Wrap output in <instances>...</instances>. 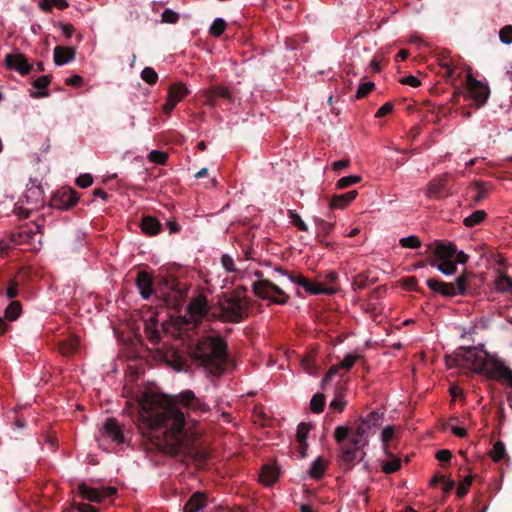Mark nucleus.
Returning a JSON list of instances; mask_svg holds the SVG:
<instances>
[{
	"instance_id": "obj_1",
	"label": "nucleus",
	"mask_w": 512,
	"mask_h": 512,
	"mask_svg": "<svg viewBox=\"0 0 512 512\" xmlns=\"http://www.w3.org/2000/svg\"><path fill=\"white\" fill-rule=\"evenodd\" d=\"M137 404L138 430L156 449L171 452L182 448L185 436V416L177 405L198 413L210 411L209 405L192 390L172 396L167 403L162 402L158 395L144 391Z\"/></svg>"
},
{
	"instance_id": "obj_2",
	"label": "nucleus",
	"mask_w": 512,
	"mask_h": 512,
	"mask_svg": "<svg viewBox=\"0 0 512 512\" xmlns=\"http://www.w3.org/2000/svg\"><path fill=\"white\" fill-rule=\"evenodd\" d=\"M195 362L212 374H221L228 359L227 344L220 336L199 339L192 350Z\"/></svg>"
},
{
	"instance_id": "obj_3",
	"label": "nucleus",
	"mask_w": 512,
	"mask_h": 512,
	"mask_svg": "<svg viewBox=\"0 0 512 512\" xmlns=\"http://www.w3.org/2000/svg\"><path fill=\"white\" fill-rule=\"evenodd\" d=\"M155 297L166 307L177 309L183 301L184 292L175 277L164 276L157 282Z\"/></svg>"
},
{
	"instance_id": "obj_4",
	"label": "nucleus",
	"mask_w": 512,
	"mask_h": 512,
	"mask_svg": "<svg viewBox=\"0 0 512 512\" xmlns=\"http://www.w3.org/2000/svg\"><path fill=\"white\" fill-rule=\"evenodd\" d=\"M255 276L259 279L253 283L252 287L253 292L257 297L269 300L278 305H285L288 303L290 297L283 289L271 280L263 279V273L261 271H256Z\"/></svg>"
},
{
	"instance_id": "obj_5",
	"label": "nucleus",
	"mask_w": 512,
	"mask_h": 512,
	"mask_svg": "<svg viewBox=\"0 0 512 512\" xmlns=\"http://www.w3.org/2000/svg\"><path fill=\"white\" fill-rule=\"evenodd\" d=\"M248 309V300L238 294H233L221 304L220 313L225 322L239 323L248 316Z\"/></svg>"
},
{
	"instance_id": "obj_6",
	"label": "nucleus",
	"mask_w": 512,
	"mask_h": 512,
	"mask_svg": "<svg viewBox=\"0 0 512 512\" xmlns=\"http://www.w3.org/2000/svg\"><path fill=\"white\" fill-rule=\"evenodd\" d=\"M350 433L351 428L348 426H338L334 431V438L340 445L338 463L346 471L354 467L359 452L355 447L344 443Z\"/></svg>"
},
{
	"instance_id": "obj_7",
	"label": "nucleus",
	"mask_w": 512,
	"mask_h": 512,
	"mask_svg": "<svg viewBox=\"0 0 512 512\" xmlns=\"http://www.w3.org/2000/svg\"><path fill=\"white\" fill-rule=\"evenodd\" d=\"M276 273H279L283 276H286L292 283L297 284L298 286L302 287L305 292H307L310 295H334L337 292V289L334 287H326L320 282L312 281L308 278H306L301 273L296 272H289L287 270H284L281 267H276L274 269Z\"/></svg>"
},
{
	"instance_id": "obj_8",
	"label": "nucleus",
	"mask_w": 512,
	"mask_h": 512,
	"mask_svg": "<svg viewBox=\"0 0 512 512\" xmlns=\"http://www.w3.org/2000/svg\"><path fill=\"white\" fill-rule=\"evenodd\" d=\"M77 492L83 499L87 501L101 503L106 499L116 495L117 489L111 486L92 488L85 483H80L77 486Z\"/></svg>"
},
{
	"instance_id": "obj_9",
	"label": "nucleus",
	"mask_w": 512,
	"mask_h": 512,
	"mask_svg": "<svg viewBox=\"0 0 512 512\" xmlns=\"http://www.w3.org/2000/svg\"><path fill=\"white\" fill-rule=\"evenodd\" d=\"M79 200L77 192L72 188H61L51 198V207L58 210H68Z\"/></svg>"
},
{
	"instance_id": "obj_10",
	"label": "nucleus",
	"mask_w": 512,
	"mask_h": 512,
	"mask_svg": "<svg viewBox=\"0 0 512 512\" xmlns=\"http://www.w3.org/2000/svg\"><path fill=\"white\" fill-rule=\"evenodd\" d=\"M466 88L477 107H481L487 102L490 94L488 86L474 78L471 74L467 76Z\"/></svg>"
},
{
	"instance_id": "obj_11",
	"label": "nucleus",
	"mask_w": 512,
	"mask_h": 512,
	"mask_svg": "<svg viewBox=\"0 0 512 512\" xmlns=\"http://www.w3.org/2000/svg\"><path fill=\"white\" fill-rule=\"evenodd\" d=\"M209 309L208 301L202 295L193 298L187 307L188 315L194 323H198L203 318L208 317Z\"/></svg>"
},
{
	"instance_id": "obj_12",
	"label": "nucleus",
	"mask_w": 512,
	"mask_h": 512,
	"mask_svg": "<svg viewBox=\"0 0 512 512\" xmlns=\"http://www.w3.org/2000/svg\"><path fill=\"white\" fill-rule=\"evenodd\" d=\"M383 413L379 412L378 410H374L365 418L361 417L356 422V433L359 436H368L369 431L373 427H377L380 425L381 420L383 418Z\"/></svg>"
},
{
	"instance_id": "obj_13",
	"label": "nucleus",
	"mask_w": 512,
	"mask_h": 512,
	"mask_svg": "<svg viewBox=\"0 0 512 512\" xmlns=\"http://www.w3.org/2000/svg\"><path fill=\"white\" fill-rule=\"evenodd\" d=\"M135 283L143 299L148 300L152 295H155L153 278L148 272L144 270L139 271Z\"/></svg>"
},
{
	"instance_id": "obj_14",
	"label": "nucleus",
	"mask_w": 512,
	"mask_h": 512,
	"mask_svg": "<svg viewBox=\"0 0 512 512\" xmlns=\"http://www.w3.org/2000/svg\"><path fill=\"white\" fill-rule=\"evenodd\" d=\"M5 63L9 69L15 70L21 75H27L32 70V65L23 54H7Z\"/></svg>"
},
{
	"instance_id": "obj_15",
	"label": "nucleus",
	"mask_w": 512,
	"mask_h": 512,
	"mask_svg": "<svg viewBox=\"0 0 512 512\" xmlns=\"http://www.w3.org/2000/svg\"><path fill=\"white\" fill-rule=\"evenodd\" d=\"M448 174H443L432 179L426 190V196L433 199H440L447 189Z\"/></svg>"
},
{
	"instance_id": "obj_16",
	"label": "nucleus",
	"mask_w": 512,
	"mask_h": 512,
	"mask_svg": "<svg viewBox=\"0 0 512 512\" xmlns=\"http://www.w3.org/2000/svg\"><path fill=\"white\" fill-rule=\"evenodd\" d=\"M426 284L432 291L444 297L456 296V288L453 283H447L439 279L431 278L427 280Z\"/></svg>"
},
{
	"instance_id": "obj_17",
	"label": "nucleus",
	"mask_w": 512,
	"mask_h": 512,
	"mask_svg": "<svg viewBox=\"0 0 512 512\" xmlns=\"http://www.w3.org/2000/svg\"><path fill=\"white\" fill-rule=\"evenodd\" d=\"M207 506V494L197 491L193 493L183 507V512H199Z\"/></svg>"
},
{
	"instance_id": "obj_18",
	"label": "nucleus",
	"mask_w": 512,
	"mask_h": 512,
	"mask_svg": "<svg viewBox=\"0 0 512 512\" xmlns=\"http://www.w3.org/2000/svg\"><path fill=\"white\" fill-rule=\"evenodd\" d=\"M105 434L116 443H123L125 440L123 431L115 418H108L104 423Z\"/></svg>"
},
{
	"instance_id": "obj_19",
	"label": "nucleus",
	"mask_w": 512,
	"mask_h": 512,
	"mask_svg": "<svg viewBox=\"0 0 512 512\" xmlns=\"http://www.w3.org/2000/svg\"><path fill=\"white\" fill-rule=\"evenodd\" d=\"M436 247L433 254L437 260H450L457 253V247L454 243H445L443 241H436Z\"/></svg>"
},
{
	"instance_id": "obj_20",
	"label": "nucleus",
	"mask_w": 512,
	"mask_h": 512,
	"mask_svg": "<svg viewBox=\"0 0 512 512\" xmlns=\"http://www.w3.org/2000/svg\"><path fill=\"white\" fill-rule=\"evenodd\" d=\"M76 50L73 47L56 46L54 48V62L58 66L67 64L74 60Z\"/></svg>"
},
{
	"instance_id": "obj_21",
	"label": "nucleus",
	"mask_w": 512,
	"mask_h": 512,
	"mask_svg": "<svg viewBox=\"0 0 512 512\" xmlns=\"http://www.w3.org/2000/svg\"><path fill=\"white\" fill-rule=\"evenodd\" d=\"M357 195V190H351L344 194L334 195L330 201V208L344 209L357 197Z\"/></svg>"
},
{
	"instance_id": "obj_22",
	"label": "nucleus",
	"mask_w": 512,
	"mask_h": 512,
	"mask_svg": "<svg viewBox=\"0 0 512 512\" xmlns=\"http://www.w3.org/2000/svg\"><path fill=\"white\" fill-rule=\"evenodd\" d=\"M311 425L305 422H301L297 427L296 440L299 444L300 456L306 457V450L308 447L307 437L310 431Z\"/></svg>"
},
{
	"instance_id": "obj_23",
	"label": "nucleus",
	"mask_w": 512,
	"mask_h": 512,
	"mask_svg": "<svg viewBox=\"0 0 512 512\" xmlns=\"http://www.w3.org/2000/svg\"><path fill=\"white\" fill-rule=\"evenodd\" d=\"M141 230L148 236H154L161 231V223L153 216H143L140 224Z\"/></svg>"
},
{
	"instance_id": "obj_24",
	"label": "nucleus",
	"mask_w": 512,
	"mask_h": 512,
	"mask_svg": "<svg viewBox=\"0 0 512 512\" xmlns=\"http://www.w3.org/2000/svg\"><path fill=\"white\" fill-rule=\"evenodd\" d=\"M278 478L279 470L277 467L270 464H266L262 467L261 472L259 474V479L263 484L270 486L274 484L278 480Z\"/></svg>"
},
{
	"instance_id": "obj_25",
	"label": "nucleus",
	"mask_w": 512,
	"mask_h": 512,
	"mask_svg": "<svg viewBox=\"0 0 512 512\" xmlns=\"http://www.w3.org/2000/svg\"><path fill=\"white\" fill-rule=\"evenodd\" d=\"M494 288L498 293H512V278L503 272H499L494 280Z\"/></svg>"
},
{
	"instance_id": "obj_26",
	"label": "nucleus",
	"mask_w": 512,
	"mask_h": 512,
	"mask_svg": "<svg viewBox=\"0 0 512 512\" xmlns=\"http://www.w3.org/2000/svg\"><path fill=\"white\" fill-rule=\"evenodd\" d=\"M190 93L189 89L182 82L174 83L169 86L168 97L179 103Z\"/></svg>"
},
{
	"instance_id": "obj_27",
	"label": "nucleus",
	"mask_w": 512,
	"mask_h": 512,
	"mask_svg": "<svg viewBox=\"0 0 512 512\" xmlns=\"http://www.w3.org/2000/svg\"><path fill=\"white\" fill-rule=\"evenodd\" d=\"M326 470V464L321 457L316 458L310 467L309 475L315 479L319 480L323 477Z\"/></svg>"
},
{
	"instance_id": "obj_28",
	"label": "nucleus",
	"mask_w": 512,
	"mask_h": 512,
	"mask_svg": "<svg viewBox=\"0 0 512 512\" xmlns=\"http://www.w3.org/2000/svg\"><path fill=\"white\" fill-rule=\"evenodd\" d=\"M69 6L67 0H40L39 8L44 12H51L53 7L64 10Z\"/></svg>"
},
{
	"instance_id": "obj_29",
	"label": "nucleus",
	"mask_w": 512,
	"mask_h": 512,
	"mask_svg": "<svg viewBox=\"0 0 512 512\" xmlns=\"http://www.w3.org/2000/svg\"><path fill=\"white\" fill-rule=\"evenodd\" d=\"M429 264L432 267H436L440 272H442L445 275H452L457 270L456 263L451 260H444L441 263H437L436 260H431L429 261Z\"/></svg>"
},
{
	"instance_id": "obj_30",
	"label": "nucleus",
	"mask_w": 512,
	"mask_h": 512,
	"mask_svg": "<svg viewBox=\"0 0 512 512\" xmlns=\"http://www.w3.org/2000/svg\"><path fill=\"white\" fill-rule=\"evenodd\" d=\"M486 217L487 213L484 210H476L471 215L464 218L463 224L468 228H472L483 222Z\"/></svg>"
},
{
	"instance_id": "obj_31",
	"label": "nucleus",
	"mask_w": 512,
	"mask_h": 512,
	"mask_svg": "<svg viewBox=\"0 0 512 512\" xmlns=\"http://www.w3.org/2000/svg\"><path fill=\"white\" fill-rule=\"evenodd\" d=\"M22 305L19 301H12L6 307L4 315L5 319L8 321H15L21 315Z\"/></svg>"
},
{
	"instance_id": "obj_32",
	"label": "nucleus",
	"mask_w": 512,
	"mask_h": 512,
	"mask_svg": "<svg viewBox=\"0 0 512 512\" xmlns=\"http://www.w3.org/2000/svg\"><path fill=\"white\" fill-rule=\"evenodd\" d=\"M78 348V341L76 339H66L59 343V351L64 356L73 355Z\"/></svg>"
},
{
	"instance_id": "obj_33",
	"label": "nucleus",
	"mask_w": 512,
	"mask_h": 512,
	"mask_svg": "<svg viewBox=\"0 0 512 512\" xmlns=\"http://www.w3.org/2000/svg\"><path fill=\"white\" fill-rule=\"evenodd\" d=\"M470 278V274L464 271L456 278L455 288L456 295H465L467 292V283Z\"/></svg>"
},
{
	"instance_id": "obj_34",
	"label": "nucleus",
	"mask_w": 512,
	"mask_h": 512,
	"mask_svg": "<svg viewBox=\"0 0 512 512\" xmlns=\"http://www.w3.org/2000/svg\"><path fill=\"white\" fill-rule=\"evenodd\" d=\"M490 456L495 462H499L507 456L506 454V448L502 441H497L494 445L492 450L490 451Z\"/></svg>"
},
{
	"instance_id": "obj_35",
	"label": "nucleus",
	"mask_w": 512,
	"mask_h": 512,
	"mask_svg": "<svg viewBox=\"0 0 512 512\" xmlns=\"http://www.w3.org/2000/svg\"><path fill=\"white\" fill-rule=\"evenodd\" d=\"M325 399L326 398L324 394L316 393L310 401V408L312 412L317 414L323 412L325 407Z\"/></svg>"
},
{
	"instance_id": "obj_36",
	"label": "nucleus",
	"mask_w": 512,
	"mask_h": 512,
	"mask_svg": "<svg viewBox=\"0 0 512 512\" xmlns=\"http://www.w3.org/2000/svg\"><path fill=\"white\" fill-rule=\"evenodd\" d=\"M227 27L226 21L222 18H216L210 26L209 32L215 37H220Z\"/></svg>"
},
{
	"instance_id": "obj_37",
	"label": "nucleus",
	"mask_w": 512,
	"mask_h": 512,
	"mask_svg": "<svg viewBox=\"0 0 512 512\" xmlns=\"http://www.w3.org/2000/svg\"><path fill=\"white\" fill-rule=\"evenodd\" d=\"M370 285L369 277L366 273H359L353 278L352 287L354 290H363Z\"/></svg>"
},
{
	"instance_id": "obj_38",
	"label": "nucleus",
	"mask_w": 512,
	"mask_h": 512,
	"mask_svg": "<svg viewBox=\"0 0 512 512\" xmlns=\"http://www.w3.org/2000/svg\"><path fill=\"white\" fill-rule=\"evenodd\" d=\"M394 434H395L394 426H387V427H385L382 430V433H381V440L383 442L384 452H385V454H387L389 456L391 454L389 452L388 442L390 440H392V438L394 437Z\"/></svg>"
},
{
	"instance_id": "obj_39",
	"label": "nucleus",
	"mask_w": 512,
	"mask_h": 512,
	"mask_svg": "<svg viewBox=\"0 0 512 512\" xmlns=\"http://www.w3.org/2000/svg\"><path fill=\"white\" fill-rule=\"evenodd\" d=\"M399 243L403 248H410V249H417V248H420L422 245L420 238L416 235H411L408 237L401 238Z\"/></svg>"
},
{
	"instance_id": "obj_40",
	"label": "nucleus",
	"mask_w": 512,
	"mask_h": 512,
	"mask_svg": "<svg viewBox=\"0 0 512 512\" xmlns=\"http://www.w3.org/2000/svg\"><path fill=\"white\" fill-rule=\"evenodd\" d=\"M288 216L291 223L300 231L306 232L308 231L307 224L302 220L300 215L295 210H289Z\"/></svg>"
},
{
	"instance_id": "obj_41",
	"label": "nucleus",
	"mask_w": 512,
	"mask_h": 512,
	"mask_svg": "<svg viewBox=\"0 0 512 512\" xmlns=\"http://www.w3.org/2000/svg\"><path fill=\"white\" fill-rule=\"evenodd\" d=\"M148 159L152 163L165 165L168 160V154L160 150H153L149 153Z\"/></svg>"
},
{
	"instance_id": "obj_42",
	"label": "nucleus",
	"mask_w": 512,
	"mask_h": 512,
	"mask_svg": "<svg viewBox=\"0 0 512 512\" xmlns=\"http://www.w3.org/2000/svg\"><path fill=\"white\" fill-rule=\"evenodd\" d=\"M361 181V177L358 176V175H349V176H345V177H342L340 178L338 181H337V188L338 189H345L349 186H352L356 183H359Z\"/></svg>"
},
{
	"instance_id": "obj_43",
	"label": "nucleus",
	"mask_w": 512,
	"mask_h": 512,
	"mask_svg": "<svg viewBox=\"0 0 512 512\" xmlns=\"http://www.w3.org/2000/svg\"><path fill=\"white\" fill-rule=\"evenodd\" d=\"M141 78L149 85H153L158 80V74L152 67H145L141 72Z\"/></svg>"
},
{
	"instance_id": "obj_44",
	"label": "nucleus",
	"mask_w": 512,
	"mask_h": 512,
	"mask_svg": "<svg viewBox=\"0 0 512 512\" xmlns=\"http://www.w3.org/2000/svg\"><path fill=\"white\" fill-rule=\"evenodd\" d=\"M401 468V460L398 458H393L390 461H386L382 465V471L385 474H392L398 471Z\"/></svg>"
},
{
	"instance_id": "obj_45",
	"label": "nucleus",
	"mask_w": 512,
	"mask_h": 512,
	"mask_svg": "<svg viewBox=\"0 0 512 512\" xmlns=\"http://www.w3.org/2000/svg\"><path fill=\"white\" fill-rule=\"evenodd\" d=\"M473 476H466L463 481L458 485L456 494L459 498H463L469 491V488L472 484Z\"/></svg>"
},
{
	"instance_id": "obj_46",
	"label": "nucleus",
	"mask_w": 512,
	"mask_h": 512,
	"mask_svg": "<svg viewBox=\"0 0 512 512\" xmlns=\"http://www.w3.org/2000/svg\"><path fill=\"white\" fill-rule=\"evenodd\" d=\"M208 89L212 92V94H214L216 100L218 98H224L232 101V94L228 88L223 86H213Z\"/></svg>"
},
{
	"instance_id": "obj_47",
	"label": "nucleus",
	"mask_w": 512,
	"mask_h": 512,
	"mask_svg": "<svg viewBox=\"0 0 512 512\" xmlns=\"http://www.w3.org/2000/svg\"><path fill=\"white\" fill-rule=\"evenodd\" d=\"M375 84L371 81L360 84L357 89L355 98L363 99L365 98L372 90H374Z\"/></svg>"
},
{
	"instance_id": "obj_48",
	"label": "nucleus",
	"mask_w": 512,
	"mask_h": 512,
	"mask_svg": "<svg viewBox=\"0 0 512 512\" xmlns=\"http://www.w3.org/2000/svg\"><path fill=\"white\" fill-rule=\"evenodd\" d=\"M341 369L340 365H332L327 373L324 375L322 381H321V388L325 389L326 386L332 381L333 377L338 374L339 370Z\"/></svg>"
},
{
	"instance_id": "obj_49",
	"label": "nucleus",
	"mask_w": 512,
	"mask_h": 512,
	"mask_svg": "<svg viewBox=\"0 0 512 512\" xmlns=\"http://www.w3.org/2000/svg\"><path fill=\"white\" fill-rule=\"evenodd\" d=\"M161 20L164 23L175 24L179 20V14L171 9H165L161 15Z\"/></svg>"
},
{
	"instance_id": "obj_50",
	"label": "nucleus",
	"mask_w": 512,
	"mask_h": 512,
	"mask_svg": "<svg viewBox=\"0 0 512 512\" xmlns=\"http://www.w3.org/2000/svg\"><path fill=\"white\" fill-rule=\"evenodd\" d=\"M367 437L368 436H359L355 430L354 436L350 439V442L347 444L360 450L362 447L368 445V440L366 439Z\"/></svg>"
},
{
	"instance_id": "obj_51",
	"label": "nucleus",
	"mask_w": 512,
	"mask_h": 512,
	"mask_svg": "<svg viewBox=\"0 0 512 512\" xmlns=\"http://www.w3.org/2000/svg\"><path fill=\"white\" fill-rule=\"evenodd\" d=\"M499 38L504 44L512 43V25H506L499 31Z\"/></svg>"
},
{
	"instance_id": "obj_52",
	"label": "nucleus",
	"mask_w": 512,
	"mask_h": 512,
	"mask_svg": "<svg viewBox=\"0 0 512 512\" xmlns=\"http://www.w3.org/2000/svg\"><path fill=\"white\" fill-rule=\"evenodd\" d=\"M359 356L354 354H347L344 359L340 362L341 369L350 370L355 362L358 360Z\"/></svg>"
},
{
	"instance_id": "obj_53",
	"label": "nucleus",
	"mask_w": 512,
	"mask_h": 512,
	"mask_svg": "<svg viewBox=\"0 0 512 512\" xmlns=\"http://www.w3.org/2000/svg\"><path fill=\"white\" fill-rule=\"evenodd\" d=\"M347 402L343 400L340 393H338L335 398L330 403V408L339 412H342L346 406Z\"/></svg>"
},
{
	"instance_id": "obj_54",
	"label": "nucleus",
	"mask_w": 512,
	"mask_h": 512,
	"mask_svg": "<svg viewBox=\"0 0 512 512\" xmlns=\"http://www.w3.org/2000/svg\"><path fill=\"white\" fill-rule=\"evenodd\" d=\"M403 286L409 291H415L419 293L422 292V290L418 287V281L414 276L405 278L403 280Z\"/></svg>"
},
{
	"instance_id": "obj_55",
	"label": "nucleus",
	"mask_w": 512,
	"mask_h": 512,
	"mask_svg": "<svg viewBox=\"0 0 512 512\" xmlns=\"http://www.w3.org/2000/svg\"><path fill=\"white\" fill-rule=\"evenodd\" d=\"M93 183V177L91 174H81L76 179V184L81 188H87Z\"/></svg>"
},
{
	"instance_id": "obj_56",
	"label": "nucleus",
	"mask_w": 512,
	"mask_h": 512,
	"mask_svg": "<svg viewBox=\"0 0 512 512\" xmlns=\"http://www.w3.org/2000/svg\"><path fill=\"white\" fill-rule=\"evenodd\" d=\"M221 263H222V266L225 268L226 271H228V272H235L236 271V266H235L234 260L228 254L222 255Z\"/></svg>"
},
{
	"instance_id": "obj_57",
	"label": "nucleus",
	"mask_w": 512,
	"mask_h": 512,
	"mask_svg": "<svg viewBox=\"0 0 512 512\" xmlns=\"http://www.w3.org/2000/svg\"><path fill=\"white\" fill-rule=\"evenodd\" d=\"M51 82V76L49 75H42L38 77L34 82L33 86L37 89L44 90Z\"/></svg>"
},
{
	"instance_id": "obj_58",
	"label": "nucleus",
	"mask_w": 512,
	"mask_h": 512,
	"mask_svg": "<svg viewBox=\"0 0 512 512\" xmlns=\"http://www.w3.org/2000/svg\"><path fill=\"white\" fill-rule=\"evenodd\" d=\"M436 459L442 464L449 463L452 459V452L448 449H441L436 453Z\"/></svg>"
},
{
	"instance_id": "obj_59",
	"label": "nucleus",
	"mask_w": 512,
	"mask_h": 512,
	"mask_svg": "<svg viewBox=\"0 0 512 512\" xmlns=\"http://www.w3.org/2000/svg\"><path fill=\"white\" fill-rule=\"evenodd\" d=\"M6 295L9 299H14L18 295V282L12 279L6 289Z\"/></svg>"
},
{
	"instance_id": "obj_60",
	"label": "nucleus",
	"mask_w": 512,
	"mask_h": 512,
	"mask_svg": "<svg viewBox=\"0 0 512 512\" xmlns=\"http://www.w3.org/2000/svg\"><path fill=\"white\" fill-rule=\"evenodd\" d=\"M393 110V104L391 102H386L383 104L376 112L375 117L381 118L390 114Z\"/></svg>"
},
{
	"instance_id": "obj_61",
	"label": "nucleus",
	"mask_w": 512,
	"mask_h": 512,
	"mask_svg": "<svg viewBox=\"0 0 512 512\" xmlns=\"http://www.w3.org/2000/svg\"><path fill=\"white\" fill-rule=\"evenodd\" d=\"M74 509H76L78 512H98V509L92 506L91 504L87 503H73Z\"/></svg>"
},
{
	"instance_id": "obj_62",
	"label": "nucleus",
	"mask_w": 512,
	"mask_h": 512,
	"mask_svg": "<svg viewBox=\"0 0 512 512\" xmlns=\"http://www.w3.org/2000/svg\"><path fill=\"white\" fill-rule=\"evenodd\" d=\"M202 96L204 98V104L215 107L217 100L209 89L204 90Z\"/></svg>"
},
{
	"instance_id": "obj_63",
	"label": "nucleus",
	"mask_w": 512,
	"mask_h": 512,
	"mask_svg": "<svg viewBox=\"0 0 512 512\" xmlns=\"http://www.w3.org/2000/svg\"><path fill=\"white\" fill-rule=\"evenodd\" d=\"M315 222L317 224H319L320 226V229H321V232L323 233L324 236L328 235L332 229V224L331 223H328L326 221H324L323 219H320V218H316L315 219Z\"/></svg>"
},
{
	"instance_id": "obj_64",
	"label": "nucleus",
	"mask_w": 512,
	"mask_h": 512,
	"mask_svg": "<svg viewBox=\"0 0 512 512\" xmlns=\"http://www.w3.org/2000/svg\"><path fill=\"white\" fill-rule=\"evenodd\" d=\"M59 26L61 27V30H62L63 34L65 35V37H67V38L72 37V35L75 31L72 24L60 22Z\"/></svg>"
}]
</instances>
